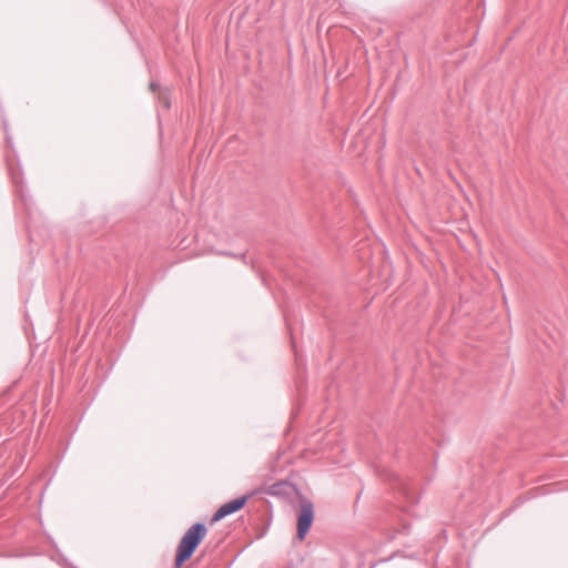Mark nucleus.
Instances as JSON below:
<instances>
[{
  "label": "nucleus",
  "mask_w": 568,
  "mask_h": 568,
  "mask_svg": "<svg viewBox=\"0 0 568 568\" xmlns=\"http://www.w3.org/2000/svg\"><path fill=\"white\" fill-rule=\"evenodd\" d=\"M207 528L203 523H195L192 525L182 539L176 549L175 567L180 568L186 560H189L195 552L199 545L205 538Z\"/></svg>",
  "instance_id": "1"
},
{
  "label": "nucleus",
  "mask_w": 568,
  "mask_h": 568,
  "mask_svg": "<svg viewBox=\"0 0 568 568\" xmlns=\"http://www.w3.org/2000/svg\"><path fill=\"white\" fill-rule=\"evenodd\" d=\"M314 521V507L313 504L307 501L302 505V509L300 511L297 518V538L303 540L312 527Z\"/></svg>",
  "instance_id": "2"
},
{
  "label": "nucleus",
  "mask_w": 568,
  "mask_h": 568,
  "mask_svg": "<svg viewBox=\"0 0 568 568\" xmlns=\"http://www.w3.org/2000/svg\"><path fill=\"white\" fill-rule=\"evenodd\" d=\"M251 495H245L237 497L233 500H230L223 504L212 516L211 521L216 523L223 519L226 516H230L239 510H241L247 503Z\"/></svg>",
  "instance_id": "3"
},
{
  "label": "nucleus",
  "mask_w": 568,
  "mask_h": 568,
  "mask_svg": "<svg viewBox=\"0 0 568 568\" xmlns=\"http://www.w3.org/2000/svg\"><path fill=\"white\" fill-rule=\"evenodd\" d=\"M216 252L220 253V254H226V255H231V256H234V257L237 256L236 254H233L231 251H216Z\"/></svg>",
  "instance_id": "4"
}]
</instances>
